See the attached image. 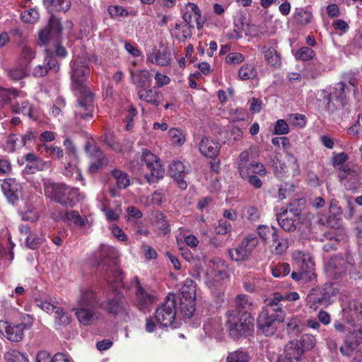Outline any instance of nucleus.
I'll return each instance as SVG.
<instances>
[{"label":"nucleus","instance_id":"obj_7","mask_svg":"<svg viewBox=\"0 0 362 362\" xmlns=\"http://www.w3.org/2000/svg\"><path fill=\"white\" fill-rule=\"evenodd\" d=\"M337 290L332 283H325L320 287L313 288L307 296V302L310 307L316 309L320 306L327 307L332 302V298L337 295Z\"/></svg>","mask_w":362,"mask_h":362},{"label":"nucleus","instance_id":"obj_15","mask_svg":"<svg viewBox=\"0 0 362 362\" xmlns=\"http://www.w3.org/2000/svg\"><path fill=\"white\" fill-rule=\"evenodd\" d=\"M62 31L60 20L53 13L51 14L47 27L39 32V39L44 44L51 38H58Z\"/></svg>","mask_w":362,"mask_h":362},{"label":"nucleus","instance_id":"obj_3","mask_svg":"<svg viewBox=\"0 0 362 362\" xmlns=\"http://www.w3.org/2000/svg\"><path fill=\"white\" fill-rule=\"evenodd\" d=\"M52 200L66 207H74L82 199L79 189L64 183H52L46 188Z\"/></svg>","mask_w":362,"mask_h":362},{"label":"nucleus","instance_id":"obj_49","mask_svg":"<svg viewBox=\"0 0 362 362\" xmlns=\"http://www.w3.org/2000/svg\"><path fill=\"white\" fill-rule=\"evenodd\" d=\"M18 90L15 88L0 87V106L4 107L18 96Z\"/></svg>","mask_w":362,"mask_h":362},{"label":"nucleus","instance_id":"obj_11","mask_svg":"<svg viewBox=\"0 0 362 362\" xmlns=\"http://www.w3.org/2000/svg\"><path fill=\"white\" fill-rule=\"evenodd\" d=\"M71 88L88 87L86 84L90 75L88 62L85 59L78 57L71 61Z\"/></svg>","mask_w":362,"mask_h":362},{"label":"nucleus","instance_id":"obj_13","mask_svg":"<svg viewBox=\"0 0 362 362\" xmlns=\"http://www.w3.org/2000/svg\"><path fill=\"white\" fill-rule=\"evenodd\" d=\"M356 83L355 78H351L349 83L340 81L334 85V90L332 93V98L339 103L341 107H344L347 103V99L349 97L351 90L355 92L356 90Z\"/></svg>","mask_w":362,"mask_h":362},{"label":"nucleus","instance_id":"obj_32","mask_svg":"<svg viewBox=\"0 0 362 362\" xmlns=\"http://www.w3.org/2000/svg\"><path fill=\"white\" fill-rule=\"evenodd\" d=\"M79 322L83 325H89L98 319L95 312L87 307L74 309Z\"/></svg>","mask_w":362,"mask_h":362},{"label":"nucleus","instance_id":"obj_28","mask_svg":"<svg viewBox=\"0 0 362 362\" xmlns=\"http://www.w3.org/2000/svg\"><path fill=\"white\" fill-rule=\"evenodd\" d=\"M137 94L140 100L156 107L160 105V100L163 98L162 92L155 87L141 88L138 91Z\"/></svg>","mask_w":362,"mask_h":362},{"label":"nucleus","instance_id":"obj_61","mask_svg":"<svg viewBox=\"0 0 362 362\" xmlns=\"http://www.w3.org/2000/svg\"><path fill=\"white\" fill-rule=\"evenodd\" d=\"M322 98H323V104H324V110L329 113H333L337 110L341 105L339 103L335 104L332 99V95L330 93H328L326 91L322 92Z\"/></svg>","mask_w":362,"mask_h":362},{"label":"nucleus","instance_id":"obj_40","mask_svg":"<svg viewBox=\"0 0 362 362\" xmlns=\"http://www.w3.org/2000/svg\"><path fill=\"white\" fill-rule=\"evenodd\" d=\"M97 302V296L94 291L90 289L81 291V294L78 300L79 307L93 306Z\"/></svg>","mask_w":362,"mask_h":362},{"label":"nucleus","instance_id":"obj_46","mask_svg":"<svg viewBox=\"0 0 362 362\" xmlns=\"http://www.w3.org/2000/svg\"><path fill=\"white\" fill-rule=\"evenodd\" d=\"M180 298H196V285L191 279H187L180 290Z\"/></svg>","mask_w":362,"mask_h":362},{"label":"nucleus","instance_id":"obj_64","mask_svg":"<svg viewBox=\"0 0 362 362\" xmlns=\"http://www.w3.org/2000/svg\"><path fill=\"white\" fill-rule=\"evenodd\" d=\"M288 119L291 125L299 128L305 127L307 124V118L302 114H291Z\"/></svg>","mask_w":362,"mask_h":362},{"label":"nucleus","instance_id":"obj_63","mask_svg":"<svg viewBox=\"0 0 362 362\" xmlns=\"http://www.w3.org/2000/svg\"><path fill=\"white\" fill-rule=\"evenodd\" d=\"M8 362H29L28 358L18 350H11L5 354Z\"/></svg>","mask_w":362,"mask_h":362},{"label":"nucleus","instance_id":"obj_42","mask_svg":"<svg viewBox=\"0 0 362 362\" xmlns=\"http://www.w3.org/2000/svg\"><path fill=\"white\" fill-rule=\"evenodd\" d=\"M313 18L312 12L303 8H296L293 15V19L296 24L301 26L310 24Z\"/></svg>","mask_w":362,"mask_h":362},{"label":"nucleus","instance_id":"obj_62","mask_svg":"<svg viewBox=\"0 0 362 362\" xmlns=\"http://www.w3.org/2000/svg\"><path fill=\"white\" fill-rule=\"evenodd\" d=\"M169 136L173 144L176 145H182L185 141V134L184 132L177 128H171L168 131Z\"/></svg>","mask_w":362,"mask_h":362},{"label":"nucleus","instance_id":"obj_2","mask_svg":"<svg viewBox=\"0 0 362 362\" xmlns=\"http://www.w3.org/2000/svg\"><path fill=\"white\" fill-rule=\"evenodd\" d=\"M226 317V327L233 339L237 340L252 334L254 318L251 314L239 315L236 311H228Z\"/></svg>","mask_w":362,"mask_h":362},{"label":"nucleus","instance_id":"obj_53","mask_svg":"<svg viewBox=\"0 0 362 362\" xmlns=\"http://www.w3.org/2000/svg\"><path fill=\"white\" fill-rule=\"evenodd\" d=\"M304 201L303 199H296L289 204L287 209L283 212H286L288 216H292L298 220H300V214L303 209Z\"/></svg>","mask_w":362,"mask_h":362},{"label":"nucleus","instance_id":"obj_19","mask_svg":"<svg viewBox=\"0 0 362 362\" xmlns=\"http://www.w3.org/2000/svg\"><path fill=\"white\" fill-rule=\"evenodd\" d=\"M23 163L25 162V166L23 170V174H35L37 171H42L48 168L47 162L37 156L33 153H28L22 157Z\"/></svg>","mask_w":362,"mask_h":362},{"label":"nucleus","instance_id":"obj_21","mask_svg":"<svg viewBox=\"0 0 362 362\" xmlns=\"http://www.w3.org/2000/svg\"><path fill=\"white\" fill-rule=\"evenodd\" d=\"M172 61V53L168 47H161L159 49H154L147 54V62L152 64L165 66L170 64Z\"/></svg>","mask_w":362,"mask_h":362},{"label":"nucleus","instance_id":"obj_29","mask_svg":"<svg viewBox=\"0 0 362 362\" xmlns=\"http://www.w3.org/2000/svg\"><path fill=\"white\" fill-rule=\"evenodd\" d=\"M327 270L335 279H338L346 274V264L345 259L341 257L330 258L327 264Z\"/></svg>","mask_w":362,"mask_h":362},{"label":"nucleus","instance_id":"obj_34","mask_svg":"<svg viewBox=\"0 0 362 362\" xmlns=\"http://www.w3.org/2000/svg\"><path fill=\"white\" fill-rule=\"evenodd\" d=\"M44 6L51 13L66 12L71 7L70 0H42Z\"/></svg>","mask_w":362,"mask_h":362},{"label":"nucleus","instance_id":"obj_57","mask_svg":"<svg viewBox=\"0 0 362 362\" xmlns=\"http://www.w3.org/2000/svg\"><path fill=\"white\" fill-rule=\"evenodd\" d=\"M156 224L157 228L161 230L163 234H168L170 232V225L167 217L161 211H158L156 214Z\"/></svg>","mask_w":362,"mask_h":362},{"label":"nucleus","instance_id":"obj_38","mask_svg":"<svg viewBox=\"0 0 362 362\" xmlns=\"http://www.w3.org/2000/svg\"><path fill=\"white\" fill-rule=\"evenodd\" d=\"M284 329L290 337L298 336L303 331L300 318L298 316H293L288 319L284 325Z\"/></svg>","mask_w":362,"mask_h":362},{"label":"nucleus","instance_id":"obj_22","mask_svg":"<svg viewBox=\"0 0 362 362\" xmlns=\"http://www.w3.org/2000/svg\"><path fill=\"white\" fill-rule=\"evenodd\" d=\"M278 42L275 39H271L268 42V46H263L262 49L264 57L267 63L274 67H279L281 64V57L277 51Z\"/></svg>","mask_w":362,"mask_h":362},{"label":"nucleus","instance_id":"obj_41","mask_svg":"<svg viewBox=\"0 0 362 362\" xmlns=\"http://www.w3.org/2000/svg\"><path fill=\"white\" fill-rule=\"evenodd\" d=\"M64 175L76 180H83L81 170L78 167V161L76 158L65 165Z\"/></svg>","mask_w":362,"mask_h":362},{"label":"nucleus","instance_id":"obj_51","mask_svg":"<svg viewBox=\"0 0 362 362\" xmlns=\"http://www.w3.org/2000/svg\"><path fill=\"white\" fill-rule=\"evenodd\" d=\"M64 220L69 223H74L80 227L84 226L88 220L86 218L81 216L78 211L71 210L65 213Z\"/></svg>","mask_w":362,"mask_h":362},{"label":"nucleus","instance_id":"obj_44","mask_svg":"<svg viewBox=\"0 0 362 362\" xmlns=\"http://www.w3.org/2000/svg\"><path fill=\"white\" fill-rule=\"evenodd\" d=\"M338 170L340 171L339 177L341 180L350 179L358 182L360 179L358 169L349 164H344L339 167Z\"/></svg>","mask_w":362,"mask_h":362},{"label":"nucleus","instance_id":"obj_54","mask_svg":"<svg viewBox=\"0 0 362 362\" xmlns=\"http://www.w3.org/2000/svg\"><path fill=\"white\" fill-rule=\"evenodd\" d=\"M112 176L116 180V185L119 189H125L130 184L129 177L127 173L117 169L111 171Z\"/></svg>","mask_w":362,"mask_h":362},{"label":"nucleus","instance_id":"obj_27","mask_svg":"<svg viewBox=\"0 0 362 362\" xmlns=\"http://www.w3.org/2000/svg\"><path fill=\"white\" fill-rule=\"evenodd\" d=\"M221 144L218 141L209 137H204L199 144V151L205 157L213 158L220 152Z\"/></svg>","mask_w":362,"mask_h":362},{"label":"nucleus","instance_id":"obj_50","mask_svg":"<svg viewBox=\"0 0 362 362\" xmlns=\"http://www.w3.org/2000/svg\"><path fill=\"white\" fill-rule=\"evenodd\" d=\"M257 76V71L252 64H245L238 71V77L242 81L252 79Z\"/></svg>","mask_w":362,"mask_h":362},{"label":"nucleus","instance_id":"obj_39","mask_svg":"<svg viewBox=\"0 0 362 362\" xmlns=\"http://www.w3.org/2000/svg\"><path fill=\"white\" fill-rule=\"evenodd\" d=\"M269 244L271 252L274 255H282L288 247L287 240L281 237L279 233L276 235Z\"/></svg>","mask_w":362,"mask_h":362},{"label":"nucleus","instance_id":"obj_33","mask_svg":"<svg viewBox=\"0 0 362 362\" xmlns=\"http://www.w3.org/2000/svg\"><path fill=\"white\" fill-rule=\"evenodd\" d=\"M276 220L279 226L288 232L294 231L300 223L299 220L288 216L286 212L276 214Z\"/></svg>","mask_w":362,"mask_h":362},{"label":"nucleus","instance_id":"obj_35","mask_svg":"<svg viewBox=\"0 0 362 362\" xmlns=\"http://www.w3.org/2000/svg\"><path fill=\"white\" fill-rule=\"evenodd\" d=\"M269 162L273 169L275 176L277 177H284L288 172L286 163L280 159L279 153H276L269 158Z\"/></svg>","mask_w":362,"mask_h":362},{"label":"nucleus","instance_id":"obj_14","mask_svg":"<svg viewBox=\"0 0 362 362\" xmlns=\"http://www.w3.org/2000/svg\"><path fill=\"white\" fill-rule=\"evenodd\" d=\"M1 190L7 200L14 204L22 197V186L14 178L0 180Z\"/></svg>","mask_w":362,"mask_h":362},{"label":"nucleus","instance_id":"obj_25","mask_svg":"<svg viewBox=\"0 0 362 362\" xmlns=\"http://www.w3.org/2000/svg\"><path fill=\"white\" fill-rule=\"evenodd\" d=\"M168 173L180 189H185L187 187V182L185 180V167L182 162L173 161L168 166Z\"/></svg>","mask_w":362,"mask_h":362},{"label":"nucleus","instance_id":"obj_43","mask_svg":"<svg viewBox=\"0 0 362 362\" xmlns=\"http://www.w3.org/2000/svg\"><path fill=\"white\" fill-rule=\"evenodd\" d=\"M39 148L42 152L44 151L47 157H49L52 159L60 160L64 156L63 149L59 146L43 144L39 146Z\"/></svg>","mask_w":362,"mask_h":362},{"label":"nucleus","instance_id":"obj_4","mask_svg":"<svg viewBox=\"0 0 362 362\" xmlns=\"http://www.w3.org/2000/svg\"><path fill=\"white\" fill-rule=\"evenodd\" d=\"M77 95L74 107V118L79 122L89 121L93 117L94 95L88 87L72 89Z\"/></svg>","mask_w":362,"mask_h":362},{"label":"nucleus","instance_id":"obj_30","mask_svg":"<svg viewBox=\"0 0 362 362\" xmlns=\"http://www.w3.org/2000/svg\"><path fill=\"white\" fill-rule=\"evenodd\" d=\"M252 303L249 296L245 294H239L235 300V307L228 311H236L239 315L250 314Z\"/></svg>","mask_w":362,"mask_h":362},{"label":"nucleus","instance_id":"obj_20","mask_svg":"<svg viewBox=\"0 0 362 362\" xmlns=\"http://www.w3.org/2000/svg\"><path fill=\"white\" fill-rule=\"evenodd\" d=\"M155 300L156 296L152 292L144 289L139 281H137L134 299L136 307L140 310L148 309L154 303Z\"/></svg>","mask_w":362,"mask_h":362},{"label":"nucleus","instance_id":"obj_58","mask_svg":"<svg viewBox=\"0 0 362 362\" xmlns=\"http://www.w3.org/2000/svg\"><path fill=\"white\" fill-rule=\"evenodd\" d=\"M290 271V265L286 262L279 263L271 267L272 275L275 278L284 277L288 275Z\"/></svg>","mask_w":362,"mask_h":362},{"label":"nucleus","instance_id":"obj_52","mask_svg":"<svg viewBox=\"0 0 362 362\" xmlns=\"http://www.w3.org/2000/svg\"><path fill=\"white\" fill-rule=\"evenodd\" d=\"M21 135L11 134L6 141V149L9 152H14L16 149L24 147Z\"/></svg>","mask_w":362,"mask_h":362},{"label":"nucleus","instance_id":"obj_24","mask_svg":"<svg viewBox=\"0 0 362 362\" xmlns=\"http://www.w3.org/2000/svg\"><path fill=\"white\" fill-rule=\"evenodd\" d=\"M0 332L7 339L15 342L21 341L24 336V332L18 324L13 325L4 320H0Z\"/></svg>","mask_w":362,"mask_h":362},{"label":"nucleus","instance_id":"obj_37","mask_svg":"<svg viewBox=\"0 0 362 362\" xmlns=\"http://www.w3.org/2000/svg\"><path fill=\"white\" fill-rule=\"evenodd\" d=\"M326 71L324 65L319 61H313L304 68V74L308 78L314 79Z\"/></svg>","mask_w":362,"mask_h":362},{"label":"nucleus","instance_id":"obj_48","mask_svg":"<svg viewBox=\"0 0 362 362\" xmlns=\"http://www.w3.org/2000/svg\"><path fill=\"white\" fill-rule=\"evenodd\" d=\"M28 64L21 63L15 67L9 69L7 74L9 78L13 81H18L27 76Z\"/></svg>","mask_w":362,"mask_h":362},{"label":"nucleus","instance_id":"obj_9","mask_svg":"<svg viewBox=\"0 0 362 362\" xmlns=\"http://www.w3.org/2000/svg\"><path fill=\"white\" fill-rule=\"evenodd\" d=\"M296 264L300 267V272H293L291 278L296 281L304 283L316 281L317 275L315 272V262L309 254L299 252L295 257Z\"/></svg>","mask_w":362,"mask_h":362},{"label":"nucleus","instance_id":"obj_1","mask_svg":"<svg viewBox=\"0 0 362 362\" xmlns=\"http://www.w3.org/2000/svg\"><path fill=\"white\" fill-rule=\"evenodd\" d=\"M117 257L115 248L105 245L100 246L98 268L105 270L104 279L113 289L123 286L124 273L117 265Z\"/></svg>","mask_w":362,"mask_h":362},{"label":"nucleus","instance_id":"obj_23","mask_svg":"<svg viewBox=\"0 0 362 362\" xmlns=\"http://www.w3.org/2000/svg\"><path fill=\"white\" fill-rule=\"evenodd\" d=\"M84 149L87 153H90V156L97 158V160L92 162L88 168L90 173H97L106 164V158L103 152L98 147L93 146L90 141L86 142Z\"/></svg>","mask_w":362,"mask_h":362},{"label":"nucleus","instance_id":"obj_8","mask_svg":"<svg viewBox=\"0 0 362 362\" xmlns=\"http://www.w3.org/2000/svg\"><path fill=\"white\" fill-rule=\"evenodd\" d=\"M141 159L145 163L146 168L150 171L149 174H146L144 176L149 185L157 183L164 177L165 169L158 156L148 149H143Z\"/></svg>","mask_w":362,"mask_h":362},{"label":"nucleus","instance_id":"obj_45","mask_svg":"<svg viewBox=\"0 0 362 362\" xmlns=\"http://www.w3.org/2000/svg\"><path fill=\"white\" fill-rule=\"evenodd\" d=\"M180 308L184 317H192L195 311L196 298H180Z\"/></svg>","mask_w":362,"mask_h":362},{"label":"nucleus","instance_id":"obj_47","mask_svg":"<svg viewBox=\"0 0 362 362\" xmlns=\"http://www.w3.org/2000/svg\"><path fill=\"white\" fill-rule=\"evenodd\" d=\"M261 213L255 206H246L242 210V218L245 221L255 223L259 221Z\"/></svg>","mask_w":362,"mask_h":362},{"label":"nucleus","instance_id":"obj_5","mask_svg":"<svg viewBox=\"0 0 362 362\" xmlns=\"http://www.w3.org/2000/svg\"><path fill=\"white\" fill-rule=\"evenodd\" d=\"M285 312H275L269 307H264L257 318V327L266 337L274 335L279 325L284 321Z\"/></svg>","mask_w":362,"mask_h":362},{"label":"nucleus","instance_id":"obj_59","mask_svg":"<svg viewBox=\"0 0 362 362\" xmlns=\"http://www.w3.org/2000/svg\"><path fill=\"white\" fill-rule=\"evenodd\" d=\"M21 18L25 23L34 24L39 19V12L34 8H30L21 13Z\"/></svg>","mask_w":362,"mask_h":362},{"label":"nucleus","instance_id":"obj_6","mask_svg":"<svg viewBox=\"0 0 362 362\" xmlns=\"http://www.w3.org/2000/svg\"><path fill=\"white\" fill-rule=\"evenodd\" d=\"M316 344V339L313 334H304L300 339L288 341L284 346L283 353L294 362H301L306 351L312 350Z\"/></svg>","mask_w":362,"mask_h":362},{"label":"nucleus","instance_id":"obj_55","mask_svg":"<svg viewBox=\"0 0 362 362\" xmlns=\"http://www.w3.org/2000/svg\"><path fill=\"white\" fill-rule=\"evenodd\" d=\"M250 356L247 351L242 349L229 352L226 362H250Z\"/></svg>","mask_w":362,"mask_h":362},{"label":"nucleus","instance_id":"obj_31","mask_svg":"<svg viewBox=\"0 0 362 362\" xmlns=\"http://www.w3.org/2000/svg\"><path fill=\"white\" fill-rule=\"evenodd\" d=\"M133 83L141 88H149L152 82V76L147 70H141L136 72L131 71Z\"/></svg>","mask_w":362,"mask_h":362},{"label":"nucleus","instance_id":"obj_12","mask_svg":"<svg viewBox=\"0 0 362 362\" xmlns=\"http://www.w3.org/2000/svg\"><path fill=\"white\" fill-rule=\"evenodd\" d=\"M258 244L259 240L256 235L250 233L242 240L236 247L229 250V255L233 260L236 262L246 260Z\"/></svg>","mask_w":362,"mask_h":362},{"label":"nucleus","instance_id":"obj_17","mask_svg":"<svg viewBox=\"0 0 362 362\" xmlns=\"http://www.w3.org/2000/svg\"><path fill=\"white\" fill-rule=\"evenodd\" d=\"M99 308L113 316L127 314V310L124 300L120 296H115L100 302L99 303Z\"/></svg>","mask_w":362,"mask_h":362},{"label":"nucleus","instance_id":"obj_10","mask_svg":"<svg viewBox=\"0 0 362 362\" xmlns=\"http://www.w3.org/2000/svg\"><path fill=\"white\" fill-rule=\"evenodd\" d=\"M176 296L175 293H169L162 305L155 311L156 322L161 327H173L176 315Z\"/></svg>","mask_w":362,"mask_h":362},{"label":"nucleus","instance_id":"obj_26","mask_svg":"<svg viewBox=\"0 0 362 362\" xmlns=\"http://www.w3.org/2000/svg\"><path fill=\"white\" fill-rule=\"evenodd\" d=\"M49 70L56 73L59 70V65L54 57L47 55L45 58L44 64L37 65L33 69L32 74L35 78H40L47 75Z\"/></svg>","mask_w":362,"mask_h":362},{"label":"nucleus","instance_id":"obj_56","mask_svg":"<svg viewBox=\"0 0 362 362\" xmlns=\"http://www.w3.org/2000/svg\"><path fill=\"white\" fill-rule=\"evenodd\" d=\"M250 153L248 151H243L239 156L238 169L240 175H247V169L250 165Z\"/></svg>","mask_w":362,"mask_h":362},{"label":"nucleus","instance_id":"obj_36","mask_svg":"<svg viewBox=\"0 0 362 362\" xmlns=\"http://www.w3.org/2000/svg\"><path fill=\"white\" fill-rule=\"evenodd\" d=\"M258 236L264 243L269 244L271 240L279 234L277 228L267 225H259L257 228Z\"/></svg>","mask_w":362,"mask_h":362},{"label":"nucleus","instance_id":"obj_16","mask_svg":"<svg viewBox=\"0 0 362 362\" xmlns=\"http://www.w3.org/2000/svg\"><path fill=\"white\" fill-rule=\"evenodd\" d=\"M300 298L299 294L296 292H274L272 293V297L267 300L268 303L265 307H269L271 310L275 312H284L283 306L280 303L281 301L293 302Z\"/></svg>","mask_w":362,"mask_h":362},{"label":"nucleus","instance_id":"obj_18","mask_svg":"<svg viewBox=\"0 0 362 362\" xmlns=\"http://www.w3.org/2000/svg\"><path fill=\"white\" fill-rule=\"evenodd\" d=\"M362 344V326L356 327L344 339V345L340 347L342 355L349 356L351 352Z\"/></svg>","mask_w":362,"mask_h":362},{"label":"nucleus","instance_id":"obj_60","mask_svg":"<svg viewBox=\"0 0 362 362\" xmlns=\"http://www.w3.org/2000/svg\"><path fill=\"white\" fill-rule=\"evenodd\" d=\"M315 56V52L308 47H302L295 53L296 59L303 62L311 60Z\"/></svg>","mask_w":362,"mask_h":362}]
</instances>
